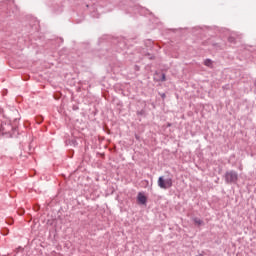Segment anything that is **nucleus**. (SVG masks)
Instances as JSON below:
<instances>
[{"instance_id":"7","label":"nucleus","mask_w":256,"mask_h":256,"mask_svg":"<svg viewBox=\"0 0 256 256\" xmlns=\"http://www.w3.org/2000/svg\"><path fill=\"white\" fill-rule=\"evenodd\" d=\"M163 81H165V75H163Z\"/></svg>"},{"instance_id":"4","label":"nucleus","mask_w":256,"mask_h":256,"mask_svg":"<svg viewBox=\"0 0 256 256\" xmlns=\"http://www.w3.org/2000/svg\"><path fill=\"white\" fill-rule=\"evenodd\" d=\"M205 67H209L210 69H213V60L211 59H205L204 60Z\"/></svg>"},{"instance_id":"3","label":"nucleus","mask_w":256,"mask_h":256,"mask_svg":"<svg viewBox=\"0 0 256 256\" xmlns=\"http://www.w3.org/2000/svg\"><path fill=\"white\" fill-rule=\"evenodd\" d=\"M138 201H139V203H141V205H145V203H147V196L144 195L143 193H139Z\"/></svg>"},{"instance_id":"2","label":"nucleus","mask_w":256,"mask_h":256,"mask_svg":"<svg viewBox=\"0 0 256 256\" xmlns=\"http://www.w3.org/2000/svg\"><path fill=\"white\" fill-rule=\"evenodd\" d=\"M226 181H228L229 183H235V181H237V173H235V172L227 173Z\"/></svg>"},{"instance_id":"5","label":"nucleus","mask_w":256,"mask_h":256,"mask_svg":"<svg viewBox=\"0 0 256 256\" xmlns=\"http://www.w3.org/2000/svg\"><path fill=\"white\" fill-rule=\"evenodd\" d=\"M194 223L196 225H203V220L199 219V218H194Z\"/></svg>"},{"instance_id":"6","label":"nucleus","mask_w":256,"mask_h":256,"mask_svg":"<svg viewBox=\"0 0 256 256\" xmlns=\"http://www.w3.org/2000/svg\"><path fill=\"white\" fill-rule=\"evenodd\" d=\"M228 41H230V43H233V41H235V39L233 37L228 38Z\"/></svg>"},{"instance_id":"1","label":"nucleus","mask_w":256,"mask_h":256,"mask_svg":"<svg viewBox=\"0 0 256 256\" xmlns=\"http://www.w3.org/2000/svg\"><path fill=\"white\" fill-rule=\"evenodd\" d=\"M158 187H160V189H171V187H173V179H165V177L160 176L158 178Z\"/></svg>"}]
</instances>
